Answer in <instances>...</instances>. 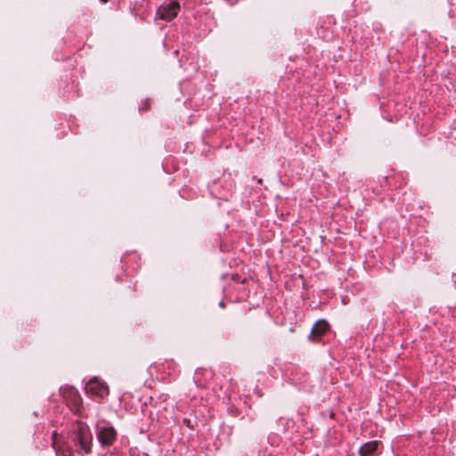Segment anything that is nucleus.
<instances>
[{
	"mask_svg": "<svg viewBox=\"0 0 456 456\" xmlns=\"http://www.w3.org/2000/svg\"><path fill=\"white\" fill-rule=\"evenodd\" d=\"M76 444L80 447V449L85 453H90L92 449V442L93 436L88 426L85 423L79 422L77 423V428L76 431L75 437Z\"/></svg>",
	"mask_w": 456,
	"mask_h": 456,
	"instance_id": "f257e3e1",
	"label": "nucleus"
},
{
	"mask_svg": "<svg viewBox=\"0 0 456 456\" xmlns=\"http://www.w3.org/2000/svg\"><path fill=\"white\" fill-rule=\"evenodd\" d=\"M96 437L102 446H109L116 440L117 431L113 427L96 426Z\"/></svg>",
	"mask_w": 456,
	"mask_h": 456,
	"instance_id": "f03ea898",
	"label": "nucleus"
},
{
	"mask_svg": "<svg viewBox=\"0 0 456 456\" xmlns=\"http://www.w3.org/2000/svg\"><path fill=\"white\" fill-rule=\"evenodd\" d=\"M86 390L88 394L96 395L101 398H103L109 395L108 386L104 382L99 380L97 378H93L87 382Z\"/></svg>",
	"mask_w": 456,
	"mask_h": 456,
	"instance_id": "7ed1b4c3",
	"label": "nucleus"
},
{
	"mask_svg": "<svg viewBox=\"0 0 456 456\" xmlns=\"http://www.w3.org/2000/svg\"><path fill=\"white\" fill-rule=\"evenodd\" d=\"M179 10V4L177 2H171L166 5L160 6L158 10V15L162 20H171L176 17Z\"/></svg>",
	"mask_w": 456,
	"mask_h": 456,
	"instance_id": "20e7f679",
	"label": "nucleus"
},
{
	"mask_svg": "<svg viewBox=\"0 0 456 456\" xmlns=\"http://www.w3.org/2000/svg\"><path fill=\"white\" fill-rule=\"evenodd\" d=\"M329 329V324L323 320L318 321L312 328L310 338L315 341L318 338L322 337Z\"/></svg>",
	"mask_w": 456,
	"mask_h": 456,
	"instance_id": "39448f33",
	"label": "nucleus"
},
{
	"mask_svg": "<svg viewBox=\"0 0 456 456\" xmlns=\"http://www.w3.org/2000/svg\"><path fill=\"white\" fill-rule=\"evenodd\" d=\"M378 449V442H368L364 444L361 448L359 449V453L361 456H372V454L377 451Z\"/></svg>",
	"mask_w": 456,
	"mask_h": 456,
	"instance_id": "423d86ee",
	"label": "nucleus"
},
{
	"mask_svg": "<svg viewBox=\"0 0 456 456\" xmlns=\"http://www.w3.org/2000/svg\"><path fill=\"white\" fill-rule=\"evenodd\" d=\"M53 447L55 448V446H56V441L55 440L53 441Z\"/></svg>",
	"mask_w": 456,
	"mask_h": 456,
	"instance_id": "0eeeda50",
	"label": "nucleus"
},
{
	"mask_svg": "<svg viewBox=\"0 0 456 456\" xmlns=\"http://www.w3.org/2000/svg\"><path fill=\"white\" fill-rule=\"evenodd\" d=\"M101 1L103 2V3H106L108 0H101Z\"/></svg>",
	"mask_w": 456,
	"mask_h": 456,
	"instance_id": "6e6552de",
	"label": "nucleus"
}]
</instances>
